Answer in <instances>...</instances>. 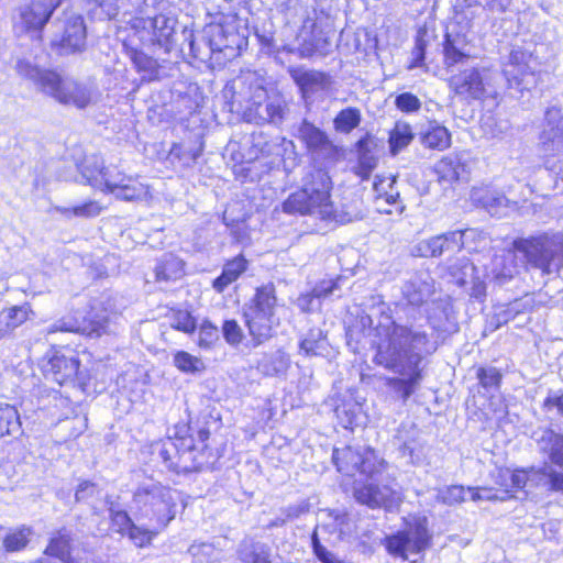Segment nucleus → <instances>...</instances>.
<instances>
[{
    "label": "nucleus",
    "mask_w": 563,
    "mask_h": 563,
    "mask_svg": "<svg viewBox=\"0 0 563 563\" xmlns=\"http://www.w3.org/2000/svg\"><path fill=\"white\" fill-rule=\"evenodd\" d=\"M268 115L266 117L267 123L280 124L287 113V106L280 99L267 100Z\"/></svg>",
    "instance_id": "6e6d98bb"
},
{
    "label": "nucleus",
    "mask_w": 563,
    "mask_h": 563,
    "mask_svg": "<svg viewBox=\"0 0 563 563\" xmlns=\"http://www.w3.org/2000/svg\"><path fill=\"white\" fill-rule=\"evenodd\" d=\"M539 453L554 465L563 467V434L551 428H539L531 434Z\"/></svg>",
    "instance_id": "4be33fe9"
},
{
    "label": "nucleus",
    "mask_w": 563,
    "mask_h": 563,
    "mask_svg": "<svg viewBox=\"0 0 563 563\" xmlns=\"http://www.w3.org/2000/svg\"><path fill=\"white\" fill-rule=\"evenodd\" d=\"M100 489L97 484L84 481L81 482L75 493V499L77 503H88L93 498L99 497Z\"/></svg>",
    "instance_id": "13d9d810"
},
{
    "label": "nucleus",
    "mask_w": 563,
    "mask_h": 563,
    "mask_svg": "<svg viewBox=\"0 0 563 563\" xmlns=\"http://www.w3.org/2000/svg\"><path fill=\"white\" fill-rule=\"evenodd\" d=\"M172 327L185 333H191L196 329V321L187 311H177L172 318Z\"/></svg>",
    "instance_id": "bf43d9fd"
},
{
    "label": "nucleus",
    "mask_w": 563,
    "mask_h": 563,
    "mask_svg": "<svg viewBox=\"0 0 563 563\" xmlns=\"http://www.w3.org/2000/svg\"><path fill=\"white\" fill-rule=\"evenodd\" d=\"M290 366V356L284 350H276L265 354L258 362V369L266 376L286 374Z\"/></svg>",
    "instance_id": "2f4dec72"
},
{
    "label": "nucleus",
    "mask_w": 563,
    "mask_h": 563,
    "mask_svg": "<svg viewBox=\"0 0 563 563\" xmlns=\"http://www.w3.org/2000/svg\"><path fill=\"white\" fill-rule=\"evenodd\" d=\"M89 4L100 10V14L109 20L115 19L121 12L125 15L129 11L130 0H86Z\"/></svg>",
    "instance_id": "de8ad7c7"
},
{
    "label": "nucleus",
    "mask_w": 563,
    "mask_h": 563,
    "mask_svg": "<svg viewBox=\"0 0 563 563\" xmlns=\"http://www.w3.org/2000/svg\"><path fill=\"white\" fill-rule=\"evenodd\" d=\"M86 37V25L82 16L71 14L66 18L60 40H54L52 45L57 47L60 54L77 53L85 48Z\"/></svg>",
    "instance_id": "412c9836"
},
{
    "label": "nucleus",
    "mask_w": 563,
    "mask_h": 563,
    "mask_svg": "<svg viewBox=\"0 0 563 563\" xmlns=\"http://www.w3.org/2000/svg\"><path fill=\"white\" fill-rule=\"evenodd\" d=\"M435 172L442 180L452 183L465 178V164L459 156H445L435 166Z\"/></svg>",
    "instance_id": "f704fd0d"
},
{
    "label": "nucleus",
    "mask_w": 563,
    "mask_h": 563,
    "mask_svg": "<svg viewBox=\"0 0 563 563\" xmlns=\"http://www.w3.org/2000/svg\"><path fill=\"white\" fill-rule=\"evenodd\" d=\"M376 147L375 140L365 135L356 143V152L358 157V174L362 178H367L377 165V156L374 154Z\"/></svg>",
    "instance_id": "c85d7f7f"
},
{
    "label": "nucleus",
    "mask_w": 563,
    "mask_h": 563,
    "mask_svg": "<svg viewBox=\"0 0 563 563\" xmlns=\"http://www.w3.org/2000/svg\"><path fill=\"white\" fill-rule=\"evenodd\" d=\"M435 500L440 504L453 506L465 500V488L452 485L437 490Z\"/></svg>",
    "instance_id": "8fccbe9b"
},
{
    "label": "nucleus",
    "mask_w": 563,
    "mask_h": 563,
    "mask_svg": "<svg viewBox=\"0 0 563 563\" xmlns=\"http://www.w3.org/2000/svg\"><path fill=\"white\" fill-rule=\"evenodd\" d=\"M55 210L65 218H93L101 213L102 207L98 201L89 200L80 206L66 208L55 207Z\"/></svg>",
    "instance_id": "49530a36"
},
{
    "label": "nucleus",
    "mask_w": 563,
    "mask_h": 563,
    "mask_svg": "<svg viewBox=\"0 0 563 563\" xmlns=\"http://www.w3.org/2000/svg\"><path fill=\"white\" fill-rule=\"evenodd\" d=\"M466 4L468 7L477 4L493 12H504L510 4V0H466Z\"/></svg>",
    "instance_id": "338daca9"
},
{
    "label": "nucleus",
    "mask_w": 563,
    "mask_h": 563,
    "mask_svg": "<svg viewBox=\"0 0 563 563\" xmlns=\"http://www.w3.org/2000/svg\"><path fill=\"white\" fill-rule=\"evenodd\" d=\"M20 426L18 410L11 405L0 402V439L18 432Z\"/></svg>",
    "instance_id": "37998d69"
},
{
    "label": "nucleus",
    "mask_w": 563,
    "mask_h": 563,
    "mask_svg": "<svg viewBox=\"0 0 563 563\" xmlns=\"http://www.w3.org/2000/svg\"><path fill=\"white\" fill-rule=\"evenodd\" d=\"M476 235L474 229L451 231L441 235L433 236L420 245L424 256L438 257L445 252H457L465 246L468 239Z\"/></svg>",
    "instance_id": "a211bd4d"
},
{
    "label": "nucleus",
    "mask_w": 563,
    "mask_h": 563,
    "mask_svg": "<svg viewBox=\"0 0 563 563\" xmlns=\"http://www.w3.org/2000/svg\"><path fill=\"white\" fill-rule=\"evenodd\" d=\"M466 46L467 45L462 36H453L451 34L445 35L443 51L444 64L448 68L457 64H463L470 58V53L466 49Z\"/></svg>",
    "instance_id": "7c9ffc66"
},
{
    "label": "nucleus",
    "mask_w": 563,
    "mask_h": 563,
    "mask_svg": "<svg viewBox=\"0 0 563 563\" xmlns=\"http://www.w3.org/2000/svg\"><path fill=\"white\" fill-rule=\"evenodd\" d=\"M516 250H500L485 264V278L498 285L511 280L519 273Z\"/></svg>",
    "instance_id": "6ab92c4d"
},
{
    "label": "nucleus",
    "mask_w": 563,
    "mask_h": 563,
    "mask_svg": "<svg viewBox=\"0 0 563 563\" xmlns=\"http://www.w3.org/2000/svg\"><path fill=\"white\" fill-rule=\"evenodd\" d=\"M278 309L273 284L258 287L250 303L244 306L243 317L253 346H258L276 335L280 325Z\"/></svg>",
    "instance_id": "f03ea898"
},
{
    "label": "nucleus",
    "mask_w": 563,
    "mask_h": 563,
    "mask_svg": "<svg viewBox=\"0 0 563 563\" xmlns=\"http://www.w3.org/2000/svg\"><path fill=\"white\" fill-rule=\"evenodd\" d=\"M361 119V111L357 108H346L336 114L333 125L338 132L347 134L358 126Z\"/></svg>",
    "instance_id": "a18cd8bd"
},
{
    "label": "nucleus",
    "mask_w": 563,
    "mask_h": 563,
    "mask_svg": "<svg viewBox=\"0 0 563 563\" xmlns=\"http://www.w3.org/2000/svg\"><path fill=\"white\" fill-rule=\"evenodd\" d=\"M288 73L303 95L324 90L331 84V77L323 71L291 67Z\"/></svg>",
    "instance_id": "393cba45"
},
{
    "label": "nucleus",
    "mask_w": 563,
    "mask_h": 563,
    "mask_svg": "<svg viewBox=\"0 0 563 563\" xmlns=\"http://www.w3.org/2000/svg\"><path fill=\"white\" fill-rule=\"evenodd\" d=\"M190 52L195 57L203 58L213 53H224L228 58L236 55L241 36L233 26L211 23L203 27L200 40L192 33L187 37Z\"/></svg>",
    "instance_id": "423d86ee"
},
{
    "label": "nucleus",
    "mask_w": 563,
    "mask_h": 563,
    "mask_svg": "<svg viewBox=\"0 0 563 563\" xmlns=\"http://www.w3.org/2000/svg\"><path fill=\"white\" fill-rule=\"evenodd\" d=\"M62 0H34L23 5L15 22L16 30L21 32H41Z\"/></svg>",
    "instance_id": "ddd939ff"
},
{
    "label": "nucleus",
    "mask_w": 563,
    "mask_h": 563,
    "mask_svg": "<svg viewBox=\"0 0 563 563\" xmlns=\"http://www.w3.org/2000/svg\"><path fill=\"white\" fill-rule=\"evenodd\" d=\"M82 176L91 187L112 195L130 178L115 166H103L97 158L93 162L87 161Z\"/></svg>",
    "instance_id": "f8f14e48"
},
{
    "label": "nucleus",
    "mask_w": 563,
    "mask_h": 563,
    "mask_svg": "<svg viewBox=\"0 0 563 563\" xmlns=\"http://www.w3.org/2000/svg\"><path fill=\"white\" fill-rule=\"evenodd\" d=\"M157 532H153L148 529H143L133 523L125 534L129 536V538L134 542L135 545L144 547L151 542L153 536Z\"/></svg>",
    "instance_id": "e2e57ef3"
},
{
    "label": "nucleus",
    "mask_w": 563,
    "mask_h": 563,
    "mask_svg": "<svg viewBox=\"0 0 563 563\" xmlns=\"http://www.w3.org/2000/svg\"><path fill=\"white\" fill-rule=\"evenodd\" d=\"M172 441L177 444V452L183 461V464L188 466V472L196 468L195 456V440L190 435H175L170 437Z\"/></svg>",
    "instance_id": "c03bdc74"
},
{
    "label": "nucleus",
    "mask_w": 563,
    "mask_h": 563,
    "mask_svg": "<svg viewBox=\"0 0 563 563\" xmlns=\"http://www.w3.org/2000/svg\"><path fill=\"white\" fill-rule=\"evenodd\" d=\"M157 450L159 457L168 470H173L175 472H188V466L183 464L177 452V444L172 441L170 437L158 443Z\"/></svg>",
    "instance_id": "4c0bfd02"
},
{
    "label": "nucleus",
    "mask_w": 563,
    "mask_h": 563,
    "mask_svg": "<svg viewBox=\"0 0 563 563\" xmlns=\"http://www.w3.org/2000/svg\"><path fill=\"white\" fill-rule=\"evenodd\" d=\"M544 120L545 123L539 136L538 147L544 156H554L563 152V114L561 109H548Z\"/></svg>",
    "instance_id": "2eb2a0df"
},
{
    "label": "nucleus",
    "mask_w": 563,
    "mask_h": 563,
    "mask_svg": "<svg viewBox=\"0 0 563 563\" xmlns=\"http://www.w3.org/2000/svg\"><path fill=\"white\" fill-rule=\"evenodd\" d=\"M355 499L369 508H384L393 511L401 503L400 493L387 485L378 486L369 483L354 488Z\"/></svg>",
    "instance_id": "dca6fc26"
},
{
    "label": "nucleus",
    "mask_w": 563,
    "mask_h": 563,
    "mask_svg": "<svg viewBox=\"0 0 563 563\" xmlns=\"http://www.w3.org/2000/svg\"><path fill=\"white\" fill-rule=\"evenodd\" d=\"M531 59L532 54L521 47L510 51L507 62L503 64V74L510 88L522 91L537 85L536 74L530 66Z\"/></svg>",
    "instance_id": "9b49d317"
},
{
    "label": "nucleus",
    "mask_w": 563,
    "mask_h": 563,
    "mask_svg": "<svg viewBox=\"0 0 563 563\" xmlns=\"http://www.w3.org/2000/svg\"><path fill=\"white\" fill-rule=\"evenodd\" d=\"M395 106L402 112H417L421 108V101L411 92H404L396 97Z\"/></svg>",
    "instance_id": "4d7b16f0"
},
{
    "label": "nucleus",
    "mask_w": 563,
    "mask_h": 563,
    "mask_svg": "<svg viewBox=\"0 0 563 563\" xmlns=\"http://www.w3.org/2000/svg\"><path fill=\"white\" fill-rule=\"evenodd\" d=\"M70 543V532L67 529H60L51 538L45 553L49 556L59 559L64 563H69Z\"/></svg>",
    "instance_id": "e433bc0d"
},
{
    "label": "nucleus",
    "mask_w": 563,
    "mask_h": 563,
    "mask_svg": "<svg viewBox=\"0 0 563 563\" xmlns=\"http://www.w3.org/2000/svg\"><path fill=\"white\" fill-rule=\"evenodd\" d=\"M551 471L552 468L549 465H543L542 467L528 468L529 473V483L528 485L531 487H547L549 489V483L551 481Z\"/></svg>",
    "instance_id": "5fc2aeb1"
},
{
    "label": "nucleus",
    "mask_w": 563,
    "mask_h": 563,
    "mask_svg": "<svg viewBox=\"0 0 563 563\" xmlns=\"http://www.w3.org/2000/svg\"><path fill=\"white\" fill-rule=\"evenodd\" d=\"M111 512V522L117 532L121 534H125L131 526L133 525L131 518L129 517L126 511L123 510H113L110 509Z\"/></svg>",
    "instance_id": "680f3d73"
},
{
    "label": "nucleus",
    "mask_w": 563,
    "mask_h": 563,
    "mask_svg": "<svg viewBox=\"0 0 563 563\" xmlns=\"http://www.w3.org/2000/svg\"><path fill=\"white\" fill-rule=\"evenodd\" d=\"M325 351V335L319 328H311L299 342V354L306 357L322 355Z\"/></svg>",
    "instance_id": "c9c22d12"
},
{
    "label": "nucleus",
    "mask_w": 563,
    "mask_h": 563,
    "mask_svg": "<svg viewBox=\"0 0 563 563\" xmlns=\"http://www.w3.org/2000/svg\"><path fill=\"white\" fill-rule=\"evenodd\" d=\"M46 85L48 87L46 96L62 104L73 106L77 109H85L96 103L99 98V91L93 85L77 81L59 73L46 78Z\"/></svg>",
    "instance_id": "6e6552de"
},
{
    "label": "nucleus",
    "mask_w": 563,
    "mask_h": 563,
    "mask_svg": "<svg viewBox=\"0 0 563 563\" xmlns=\"http://www.w3.org/2000/svg\"><path fill=\"white\" fill-rule=\"evenodd\" d=\"M148 196V187L142 184L137 178L130 176L115 191L114 197L124 201H139L146 199Z\"/></svg>",
    "instance_id": "a19ab883"
},
{
    "label": "nucleus",
    "mask_w": 563,
    "mask_h": 563,
    "mask_svg": "<svg viewBox=\"0 0 563 563\" xmlns=\"http://www.w3.org/2000/svg\"><path fill=\"white\" fill-rule=\"evenodd\" d=\"M141 517L155 522V529L165 528L176 514L174 492L161 483L148 479L141 483L133 494Z\"/></svg>",
    "instance_id": "20e7f679"
},
{
    "label": "nucleus",
    "mask_w": 563,
    "mask_h": 563,
    "mask_svg": "<svg viewBox=\"0 0 563 563\" xmlns=\"http://www.w3.org/2000/svg\"><path fill=\"white\" fill-rule=\"evenodd\" d=\"M219 340V330L209 321H205L199 329L198 344L200 347L209 349Z\"/></svg>",
    "instance_id": "864d4df0"
},
{
    "label": "nucleus",
    "mask_w": 563,
    "mask_h": 563,
    "mask_svg": "<svg viewBox=\"0 0 563 563\" xmlns=\"http://www.w3.org/2000/svg\"><path fill=\"white\" fill-rule=\"evenodd\" d=\"M420 143L430 150L444 151L451 145V134L438 122H429L418 133Z\"/></svg>",
    "instance_id": "a878e982"
},
{
    "label": "nucleus",
    "mask_w": 563,
    "mask_h": 563,
    "mask_svg": "<svg viewBox=\"0 0 563 563\" xmlns=\"http://www.w3.org/2000/svg\"><path fill=\"white\" fill-rule=\"evenodd\" d=\"M395 184H396L395 176H384V177L376 176V179L373 185V189L376 194V203H377V208L380 212H385L388 214L393 213L391 209L383 208L382 196L388 194L390 189H396Z\"/></svg>",
    "instance_id": "3c124183"
},
{
    "label": "nucleus",
    "mask_w": 563,
    "mask_h": 563,
    "mask_svg": "<svg viewBox=\"0 0 563 563\" xmlns=\"http://www.w3.org/2000/svg\"><path fill=\"white\" fill-rule=\"evenodd\" d=\"M129 55L137 71L143 73L144 80L151 81L158 78L159 66L156 59L136 49H131Z\"/></svg>",
    "instance_id": "ea45409f"
},
{
    "label": "nucleus",
    "mask_w": 563,
    "mask_h": 563,
    "mask_svg": "<svg viewBox=\"0 0 563 563\" xmlns=\"http://www.w3.org/2000/svg\"><path fill=\"white\" fill-rule=\"evenodd\" d=\"M33 531L27 526L10 529L2 540L5 552H19L26 548Z\"/></svg>",
    "instance_id": "58836bf2"
},
{
    "label": "nucleus",
    "mask_w": 563,
    "mask_h": 563,
    "mask_svg": "<svg viewBox=\"0 0 563 563\" xmlns=\"http://www.w3.org/2000/svg\"><path fill=\"white\" fill-rule=\"evenodd\" d=\"M132 29H145L146 24L150 23L153 29V41L157 43L159 46L167 47L169 44L174 31H175V20L170 16H166L164 14H157L155 16H135L130 21Z\"/></svg>",
    "instance_id": "b1692460"
},
{
    "label": "nucleus",
    "mask_w": 563,
    "mask_h": 563,
    "mask_svg": "<svg viewBox=\"0 0 563 563\" xmlns=\"http://www.w3.org/2000/svg\"><path fill=\"white\" fill-rule=\"evenodd\" d=\"M287 213L317 214L321 219H330L334 208L330 201V178L322 170L309 175L303 187L291 194L283 203Z\"/></svg>",
    "instance_id": "7ed1b4c3"
},
{
    "label": "nucleus",
    "mask_w": 563,
    "mask_h": 563,
    "mask_svg": "<svg viewBox=\"0 0 563 563\" xmlns=\"http://www.w3.org/2000/svg\"><path fill=\"white\" fill-rule=\"evenodd\" d=\"M222 332L230 345L240 344L244 338L243 331L235 320H227L223 323Z\"/></svg>",
    "instance_id": "052dcab7"
},
{
    "label": "nucleus",
    "mask_w": 563,
    "mask_h": 563,
    "mask_svg": "<svg viewBox=\"0 0 563 563\" xmlns=\"http://www.w3.org/2000/svg\"><path fill=\"white\" fill-rule=\"evenodd\" d=\"M96 306H92V309L88 314V321L91 324V330L97 332L98 335H100L101 333L107 332V328L109 325L111 317L110 314L99 316L96 312Z\"/></svg>",
    "instance_id": "69168bd1"
},
{
    "label": "nucleus",
    "mask_w": 563,
    "mask_h": 563,
    "mask_svg": "<svg viewBox=\"0 0 563 563\" xmlns=\"http://www.w3.org/2000/svg\"><path fill=\"white\" fill-rule=\"evenodd\" d=\"M490 71L485 67L465 69L450 80L455 93L468 99H482L489 86Z\"/></svg>",
    "instance_id": "4468645a"
},
{
    "label": "nucleus",
    "mask_w": 563,
    "mask_h": 563,
    "mask_svg": "<svg viewBox=\"0 0 563 563\" xmlns=\"http://www.w3.org/2000/svg\"><path fill=\"white\" fill-rule=\"evenodd\" d=\"M505 479L510 481V486L514 488H523L529 483L528 470L509 471L506 470L501 473Z\"/></svg>",
    "instance_id": "0e129e2a"
},
{
    "label": "nucleus",
    "mask_w": 563,
    "mask_h": 563,
    "mask_svg": "<svg viewBox=\"0 0 563 563\" xmlns=\"http://www.w3.org/2000/svg\"><path fill=\"white\" fill-rule=\"evenodd\" d=\"M433 294L434 282L426 272L415 274L401 286L402 298L413 307L428 302Z\"/></svg>",
    "instance_id": "5701e85b"
},
{
    "label": "nucleus",
    "mask_w": 563,
    "mask_h": 563,
    "mask_svg": "<svg viewBox=\"0 0 563 563\" xmlns=\"http://www.w3.org/2000/svg\"><path fill=\"white\" fill-rule=\"evenodd\" d=\"M15 70L21 77L31 80L44 95L48 89L46 78L51 75H56L57 73L51 69H43L36 63L26 57H22L16 60Z\"/></svg>",
    "instance_id": "cd10ccee"
},
{
    "label": "nucleus",
    "mask_w": 563,
    "mask_h": 563,
    "mask_svg": "<svg viewBox=\"0 0 563 563\" xmlns=\"http://www.w3.org/2000/svg\"><path fill=\"white\" fill-rule=\"evenodd\" d=\"M514 247L523 254L529 264L550 274L551 266L560 260L563 252V236L544 233L529 239H518L514 241Z\"/></svg>",
    "instance_id": "0eeeda50"
},
{
    "label": "nucleus",
    "mask_w": 563,
    "mask_h": 563,
    "mask_svg": "<svg viewBox=\"0 0 563 563\" xmlns=\"http://www.w3.org/2000/svg\"><path fill=\"white\" fill-rule=\"evenodd\" d=\"M31 313L29 305L2 309L0 311V340L11 336L15 329L29 320Z\"/></svg>",
    "instance_id": "bb28decb"
},
{
    "label": "nucleus",
    "mask_w": 563,
    "mask_h": 563,
    "mask_svg": "<svg viewBox=\"0 0 563 563\" xmlns=\"http://www.w3.org/2000/svg\"><path fill=\"white\" fill-rule=\"evenodd\" d=\"M471 197L473 201L481 205L492 214H497L509 202L504 194L489 188H474Z\"/></svg>",
    "instance_id": "72a5a7b5"
},
{
    "label": "nucleus",
    "mask_w": 563,
    "mask_h": 563,
    "mask_svg": "<svg viewBox=\"0 0 563 563\" xmlns=\"http://www.w3.org/2000/svg\"><path fill=\"white\" fill-rule=\"evenodd\" d=\"M174 365L187 374H196L205 369L203 362L185 351H178L174 355Z\"/></svg>",
    "instance_id": "09e8293b"
},
{
    "label": "nucleus",
    "mask_w": 563,
    "mask_h": 563,
    "mask_svg": "<svg viewBox=\"0 0 563 563\" xmlns=\"http://www.w3.org/2000/svg\"><path fill=\"white\" fill-rule=\"evenodd\" d=\"M43 373L60 386L71 384L79 374V360L73 354L54 352L43 364Z\"/></svg>",
    "instance_id": "f3484780"
},
{
    "label": "nucleus",
    "mask_w": 563,
    "mask_h": 563,
    "mask_svg": "<svg viewBox=\"0 0 563 563\" xmlns=\"http://www.w3.org/2000/svg\"><path fill=\"white\" fill-rule=\"evenodd\" d=\"M332 460L338 471L347 476H354L358 473L373 477L383 468V461L369 448L354 449L345 446L334 449Z\"/></svg>",
    "instance_id": "9d476101"
},
{
    "label": "nucleus",
    "mask_w": 563,
    "mask_h": 563,
    "mask_svg": "<svg viewBox=\"0 0 563 563\" xmlns=\"http://www.w3.org/2000/svg\"><path fill=\"white\" fill-rule=\"evenodd\" d=\"M157 282H175L184 275V262L172 253L164 254L155 266Z\"/></svg>",
    "instance_id": "c756f323"
},
{
    "label": "nucleus",
    "mask_w": 563,
    "mask_h": 563,
    "mask_svg": "<svg viewBox=\"0 0 563 563\" xmlns=\"http://www.w3.org/2000/svg\"><path fill=\"white\" fill-rule=\"evenodd\" d=\"M246 268L247 261L242 255L228 261L223 266L221 275L213 280L212 286L216 291L222 292L230 284L235 282Z\"/></svg>",
    "instance_id": "473e14b6"
},
{
    "label": "nucleus",
    "mask_w": 563,
    "mask_h": 563,
    "mask_svg": "<svg viewBox=\"0 0 563 563\" xmlns=\"http://www.w3.org/2000/svg\"><path fill=\"white\" fill-rule=\"evenodd\" d=\"M413 139L411 126L402 121L396 122L389 134L390 153L397 155L401 150L407 147Z\"/></svg>",
    "instance_id": "79ce46f5"
},
{
    "label": "nucleus",
    "mask_w": 563,
    "mask_h": 563,
    "mask_svg": "<svg viewBox=\"0 0 563 563\" xmlns=\"http://www.w3.org/2000/svg\"><path fill=\"white\" fill-rule=\"evenodd\" d=\"M388 323L379 322L377 327L380 340L374 362L401 378H388L387 386L401 399L406 400L422 379L423 361L435 353L438 341L432 332L423 325L400 318Z\"/></svg>",
    "instance_id": "f257e3e1"
},
{
    "label": "nucleus",
    "mask_w": 563,
    "mask_h": 563,
    "mask_svg": "<svg viewBox=\"0 0 563 563\" xmlns=\"http://www.w3.org/2000/svg\"><path fill=\"white\" fill-rule=\"evenodd\" d=\"M298 139L305 143L314 158H328L335 153V146L327 133L307 120H303L298 128Z\"/></svg>",
    "instance_id": "aec40b11"
},
{
    "label": "nucleus",
    "mask_w": 563,
    "mask_h": 563,
    "mask_svg": "<svg viewBox=\"0 0 563 563\" xmlns=\"http://www.w3.org/2000/svg\"><path fill=\"white\" fill-rule=\"evenodd\" d=\"M476 376L479 384L485 389H498L501 383L503 375L496 367H479Z\"/></svg>",
    "instance_id": "603ef678"
},
{
    "label": "nucleus",
    "mask_w": 563,
    "mask_h": 563,
    "mask_svg": "<svg viewBox=\"0 0 563 563\" xmlns=\"http://www.w3.org/2000/svg\"><path fill=\"white\" fill-rule=\"evenodd\" d=\"M428 527L427 517H413L408 522L406 530L386 537L385 547L387 551L404 560H407L410 553L418 554L424 551L431 542V533Z\"/></svg>",
    "instance_id": "1a4fd4ad"
},
{
    "label": "nucleus",
    "mask_w": 563,
    "mask_h": 563,
    "mask_svg": "<svg viewBox=\"0 0 563 563\" xmlns=\"http://www.w3.org/2000/svg\"><path fill=\"white\" fill-rule=\"evenodd\" d=\"M543 409L547 411L556 410L563 416V393H551L543 401Z\"/></svg>",
    "instance_id": "774afa93"
},
{
    "label": "nucleus",
    "mask_w": 563,
    "mask_h": 563,
    "mask_svg": "<svg viewBox=\"0 0 563 563\" xmlns=\"http://www.w3.org/2000/svg\"><path fill=\"white\" fill-rule=\"evenodd\" d=\"M223 96L231 99L232 107L234 104L241 107L244 102L250 103L244 111L246 121L255 124L267 123V100L265 103L261 102L266 97V90L257 82L254 75L246 74L233 79L225 85Z\"/></svg>",
    "instance_id": "39448f33"
}]
</instances>
